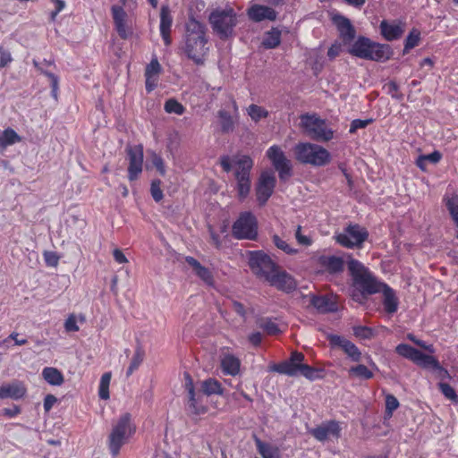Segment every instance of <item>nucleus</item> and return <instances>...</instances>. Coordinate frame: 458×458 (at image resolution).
Masks as SVG:
<instances>
[{
  "label": "nucleus",
  "instance_id": "f257e3e1",
  "mask_svg": "<svg viewBox=\"0 0 458 458\" xmlns=\"http://www.w3.org/2000/svg\"><path fill=\"white\" fill-rule=\"evenodd\" d=\"M183 51L187 57L197 65L204 64L208 52V38L206 26L193 17L185 23Z\"/></svg>",
  "mask_w": 458,
  "mask_h": 458
},
{
  "label": "nucleus",
  "instance_id": "f03ea898",
  "mask_svg": "<svg viewBox=\"0 0 458 458\" xmlns=\"http://www.w3.org/2000/svg\"><path fill=\"white\" fill-rule=\"evenodd\" d=\"M232 162H233L236 166L234 177L236 180L237 196L238 199L242 201L249 196L250 191V171L253 167V160L248 155L235 157L233 159L228 155H224L219 158L220 165L225 173L232 171Z\"/></svg>",
  "mask_w": 458,
  "mask_h": 458
},
{
  "label": "nucleus",
  "instance_id": "7ed1b4c3",
  "mask_svg": "<svg viewBox=\"0 0 458 458\" xmlns=\"http://www.w3.org/2000/svg\"><path fill=\"white\" fill-rule=\"evenodd\" d=\"M305 356L302 352L294 351L288 360L276 363L271 369L282 375L289 377L303 376L307 379L315 380L322 377V370L304 364Z\"/></svg>",
  "mask_w": 458,
  "mask_h": 458
},
{
  "label": "nucleus",
  "instance_id": "20e7f679",
  "mask_svg": "<svg viewBox=\"0 0 458 458\" xmlns=\"http://www.w3.org/2000/svg\"><path fill=\"white\" fill-rule=\"evenodd\" d=\"M349 52L356 57L375 62H386L393 55L389 45L374 42L363 36L358 37Z\"/></svg>",
  "mask_w": 458,
  "mask_h": 458
},
{
  "label": "nucleus",
  "instance_id": "39448f33",
  "mask_svg": "<svg viewBox=\"0 0 458 458\" xmlns=\"http://www.w3.org/2000/svg\"><path fill=\"white\" fill-rule=\"evenodd\" d=\"M347 267L353 284L362 294L371 295L380 293L386 284V283L377 281L369 269L357 259H351L347 262Z\"/></svg>",
  "mask_w": 458,
  "mask_h": 458
},
{
  "label": "nucleus",
  "instance_id": "423d86ee",
  "mask_svg": "<svg viewBox=\"0 0 458 458\" xmlns=\"http://www.w3.org/2000/svg\"><path fill=\"white\" fill-rule=\"evenodd\" d=\"M293 154L295 159L303 165L320 167L331 162L330 152L315 143L299 142L293 148Z\"/></svg>",
  "mask_w": 458,
  "mask_h": 458
},
{
  "label": "nucleus",
  "instance_id": "0eeeda50",
  "mask_svg": "<svg viewBox=\"0 0 458 458\" xmlns=\"http://www.w3.org/2000/svg\"><path fill=\"white\" fill-rule=\"evenodd\" d=\"M300 127L311 140L318 142H327L334 139L335 131L327 121L318 114L306 113L300 116Z\"/></svg>",
  "mask_w": 458,
  "mask_h": 458
},
{
  "label": "nucleus",
  "instance_id": "6e6552de",
  "mask_svg": "<svg viewBox=\"0 0 458 458\" xmlns=\"http://www.w3.org/2000/svg\"><path fill=\"white\" fill-rule=\"evenodd\" d=\"M209 21L214 32L225 40L233 35L237 15L233 8L216 9L210 13Z\"/></svg>",
  "mask_w": 458,
  "mask_h": 458
},
{
  "label": "nucleus",
  "instance_id": "1a4fd4ad",
  "mask_svg": "<svg viewBox=\"0 0 458 458\" xmlns=\"http://www.w3.org/2000/svg\"><path fill=\"white\" fill-rule=\"evenodd\" d=\"M232 233L238 240L254 241L258 237V220L250 211L240 213L232 226Z\"/></svg>",
  "mask_w": 458,
  "mask_h": 458
},
{
  "label": "nucleus",
  "instance_id": "9d476101",
  "mask_svg": "<svg viewBox=\"0 0 458 458\" xmlns=\"http://www.w3.org/2000/svg\"><path fill=\"white\" fill-rule=\"evenodd\" d=\"M368 237V230L359 224H349L343 233L335 236L338 244L348 249L361 248Z\"/></svg>",
  "mask_w": 458,
  "mask_h": 458
},
{
  "label": "nucleus",
  "instance_id": "9b49d317",
  "mask_svg": "<svg viewBox=\"0 0 458 458\" xmlns=\"http://www.w3.org/2000/svg\"><path fill=\"white\" fill-rule=\"evenodd\" d=\"M266 156L270 160L276 171H277L281 181H286L293 175L292 163L286 157L280 146L273 145L268 148Z\"/></svg>",
  "mask_w": 458,
  "mask_h": 458
},
{
  "label": "nucleus",
  "instance_id": "f8f14e48",
  "mask_svg": "<svg viewBox=\"0 0 458 458\" xmlns=\"http://www.w3.org/2000/svg\"><path fill=\"white\" fill-rule=\"evenodd\" d=\"M184 388L187 392V406L190 411L196 415L204 414L208 411L207 401L200 391H196L192 377L189 373L184 374Z\"/></svg>",
  "mask_w": 458,
  "mask_h": 458
},
{
  "label": "nucleus",
  "instance_id": "ddd939ff",
  "mask_svg": "<svg viewBox=\"0 0 458 458\" xmlns=\"http://www.w3.org/2000/svg\"><path fill=\"white\" fill-rule=\"evenodd\" d=\"M249 265L255 275L265 280L278 267L271 258L261 250L250 252Z\"/></svg>",
  "mask_w": 458,
  "mask_h": 458
},
{
  "label": "nucleus",
  "instance_id": "4468645a",
  "mask_svg": "<svg viewBox=\"0 0 458 458\" xmlns=\"http://www.w3.org/2000/svg\"><path fill=\"white\" fill-rule=\"evenodd\" d=\"M276 185V178L273 171L266 170L260 174L256 184V197L259 206H264L272 196Z\"/></svg>",
  "mask_w": 458,
  "mask_h": 458
},
{
  "label": "nucleus",
  "instance_id": "2eb2a0df",
  "mask_svg": "<svg viewBox=\"0 0 458 458\" xmlns=\"http://www.w3.org/2000/svg\"><path fill=\"white\" fill-rule=\"evenodd\" d=\"M327 340L332 348H340L352 361L360 362L361 360V352L350 340L338 335H329Z\"/></svg>",
  "mask_w": 458,
  "mask_h": 458
},
{
  "label": "nucleus",
  "instance_id": "dca6fc26",
  "mask_svg": "<svg viewBox=\"0 0 458 458\" xmlns=\"http://www.w3.org/2000/svg\"><path fill=\"white\" fill-rule=\"evenodd\" d=\"M111 14L114 29L122 39H127L132 35V29L128 25V14L123 5L114 4L111 7Z\"/></svg>",
  "mask_w": 458,
  "mask_h": 458
},
{
  "label": "nucleus",
  "instance_id": "f3484780",
  "mask_svg": "<svg viewBox=\"0 0 458 458\" xmlns=\"http://www.w3.org/2000/svg\"><path fill=\"white\" fill-rule=\"evenodd\" d=\"M127 156L129 159L128 165V179L130 182L137 180L142 173L143 167V148L141 145L129 148L127 149Z\"/></svg>",
  "mask_w": 458,
  "mask_h": 458
},
{
  "label": "nucleus",
  "instance_id": "a211bd4d",
  "mask_svg": "<svg viewBox=\"0 0 458 458\" xmlns=\"http://www.w3.org/2000/svg\"><path fill=\"white\" fill-rule=\"evenodd\" d=\"M266 281L277 290L288 293L297 287L294 278L286 271L281 270L279 267Z\"/></svg>",
  "mask_w": 458,
  "mask_h": 458
},
{
  "label": "nucleus",
  "instance_id": "6ab92c4d",
  "mask_svg": "<svg viewBox=\"0 0 458 458\" xmlns=\"http://www.w3.org/2000/svg\"><path fill=\"white\" fill-rule=\"evenodd\" d=\"M316 263L330 275L340 274L344 270V260L342 257L320 255L316 259Z\"/></svg>",
  "mask_w": 458,
  "mask_h": 458
},
{
  "label": "nucleus",
  "instance_id": "aec40b11",
  "mask_svg": "<svg viewBox=\"0 0 458 458\" xmlns=\"http://www.w3.org/2000/svg\"><path fill=\"white\" fill-rule=\"evenodd\" d=\"M172 26H173V16L171 10L168 5H162L160 9V24L159 30L160 36L164 41V44L168 47L172 44Z\"/></svg>",
  "mask_w": 458,
  "mask_h": 458
},
{
  "label": "nucleus",
  "instance_id": "412c9836",
  "mask_svg": "<svg viewBox=\"0 0 458 458\" xmlns=\"http://www.w3.org/2000/svg\"><path fill=\"white\" fill-rule=\"evenodd\" d=\"M27 387L22 381L14 380L9 384H4L0 386V398H11L18 400L25 396Z\"/></svg>",
  "mask_w": 458,
  "mask_h": 458
},
{
  "label": "nucleus",
  "instance_id": "4be33fe9",
  "mask_svg": "<svg viewBox=\"0 0 458 458\" xmlns=\"http://www.w3.org/2000/svg\"><path fill=\"white\" fill-rule=\"evenodd\" d=\"M248 16L250 20L259 22L265 20H268L271 21H276L277 13L272 7L262 5V4H253L248 9Z\"/></svg>",
  "mask_w": 458,
  "mask_h": 458
},
{
  "label": "nucleus",
  "instance_id": "5701e85b",
  "mask_svg": "<svg viewBox=\"0 0 458 458\" xmlns=\"http://www.w3.org/2000/svg\"><path fill=\"white\" fill-rule=\"evenodd\" d=\"M186 263L192 267L194 274L202 280L208 286L215 285V278L212 271L200 264L195 258L187 256Z\"/></svg>",
  "mask_w": 458,
  "mask_h": 458
},
{
  "label": "nucleus",
  "instance_id": "b1692460",
  "mask_svg": "<svg viewBox=\"0 0 458 458\" xmlns=\"http://www.w3.org/2000/svg\"><path fill=\"white\" fill-rule=\"evenodd\" d=\"M333 21L339 31L340 37L345 43H349L354 39L356 34L355 29L348 18L339 14L333 18Z\"/></svg>",
  "mask_w": 458,
  "mask_h": 458
},
{
  "label": "nucleus",
  "instance_id": "393cba45",
  "mask_svg": "<svg viewBox=\"0 0 458 458\" xmlns=\"http://www.w3.org/2000/svg\"><path fill=\"white\" fill-rule=\"evenodd\" d=\"M256 449L262 458H282L280 448L272 442L261 440L253 435Z\"/></svg>",
  "mask_w": 458,
  "mask_h": 458
},
{
  "label": "nucleus",
  "instance_id": "a878e982",
  "mask_svg": "<svg viewBox=\"0 0 458 458\" xmlns=\"http://www.w3.org/2000/svg\"><path fill=\"white\" fill-rule=\"evenodd\" d=\"M380 32L383 38L387 41H394L400 38L404 31L402 22H389L383 20L379 25Z\"/></svg>",
  "mask_w": 458,
  "mask_h": 458
},
{
  "label": "nucleus",
  "instance_id": "bb28decb",
  "mask_svg": "<svg viewBox=\"0 0 458 458\" xmlns=\"http://www.w3.org/2000/svg\"><path fill=\"white\" fill-rule=\"evenodd\" d=\"M131 431H111L108 437V447L113 457H116L122 446L129 440Z\"/></svg>",
  "mask_w": 458,
  "mask_h": 458
},
{
  "label": "nucleus",
  "instance_id": "cd10ccee",
  "mask_svg": "<svg viewBox=\"0 0 458 458\" xmlns=\"http://www.w3.org/2000/svg\"><path fill=\"white\" fill-rule=\"evenodd\" d=\"M32 63L38 71H39L42 74H44L45 76H47L49 79L50 86H51V95L53 96L54 98L56 99L58 89H59V78L57 75L44 70L42 67V65L55 66V61L44 59L42 61V63H39L36 59H33Z\"/></svg>",
  "mask_w": 458,
  "mask_h": 458
},
{
  "label": "nucleus",
  "instance_id": "c85d7f7f",
  "mask_svg": "<svg viewBox=\"0 0 458 458\" xmlns=\"http://www.w3.org/2000/svg\"><path fill=\"white\" fill-rule=\"evenodd\" d=\"M220 366L225 375L234 377L240 373L241 360L232 353H225L221 357Z\"/></svg>",
  "mask_w": 458,
  "mask_h": 458
},
{
  "label": "nucleus",
  "instance_id": "c756f323",
  "mask_svg": "<svg viewBox=\"0 0 458 458\" xmlns=\"http://www.w3.org/2000/svg\"><path fill=\"white\" fill-rule=\"evenodd\" d=\"M383 293V307L387 314H393L397 311L399 301L395 292L388 284H385L381 289Z\"/></svg>",
  "mask_w": 458,
  "mask_h": 458
},
{
  "label": "nucleus",
  "instance_id": "7c9ffc66",
  "mask_svg": "<svg viewBox=\"0 0 458 458\" xmlns=\"http://www.w3.org/2000/svg\"><path fill=\"white\" fill-rule=\"evenodd\" d=\"M310 302L319 312L322 313H332L338 310L336 301L326 295L313 296Z\"/></svg>",
  "mask_w": 458,
  "mask_h": 458
},
{
  "label": "nucleus",
  "instance_id": "2f4dec72",
  "mask_svg": "<svg viewBox=\"0 0 458 458\" xmlns=\"http://www.w3.org/2000/svg\"><path fill=\"white\" fill-rule=\"evenodd\" d=\"M443 202L447 208L454 225L458 228V194L454 191L452 193H445L443 197ZM458 239V233H457Z\"/></svg>",
  "mask_w": 458,
  "mask_h": 458
},
{
  "label": "nucleus",
  "instance_id": "473e14b6",
  "mask_svg": "<svg viewBox=\"0 0 458 458\" xmlns=\"http://www.w3.org/2000/svg\"><path fill=\"white\" fill-rule=\"evenodd\" d=\"M200 392L207 396L213 394L224 395L222 384L214 377H208L200 383Z\"/></svg>",
  "mask_w": 458,
  "mask_h": 458
},
{
  "label": "nucleus",
  "instance_id": "72a5a7b5",
  "mask_svg": "<svg viewBox=\"0 0 458 458\" xmlns=\"http://www.w3.org/2000/svg\"><path fill=\"white\" fill-rule=\"evenodd\" d=\"M42 377L51 386H61L64 381L63 373L53 367L44 368Z\"/></svg>",
  "mask_w": 458,
  "mask_h": 458
},
{
  "label": "nucleus",
  "instance_id": "f704fd0d",
  "mask_svg": "<svg viewBox=\"0 0 458 458\" xmlns=\"http://www.w3.org/2000/svg\"><path fill=\"white\" fill-rule=\"evenodd\" d=\"M21 141V137L12 128L4 129L0 133V148H5Z\"/></svg>",
  "mask_w": 458,
  "mask_h": 458
},
{
  "label": "nucleus",
  "instance_id": "c9c22d12",
  "mask_svg": "<svg viewBox=\"0 0 458 458\" xmlns=\"http://www.w3.org/2000/svg\"><path fill=\"white\" fill-rule=\"evenodd\" d=\"M281 43V31L277 28H272L265 33L262 46L267 49H272L278 47Z\"/></svg>",
  "mask_w": 458,
  "mask_h": 458
},
{
  "label": "nucleus",
  "instance_id": "e433bc0d",
  "mask_svg": "<svg viewBox=\"0 0 458 458\" xmlns=\"http://www.w3.org/2000/svg\"><path fill=\"white\" fill-rule=\"evenodd\" d=\"M145 358V351L141 346H138L133 353V356L131 360L130 365L126 370V376L130 377L132 373L137 370L141 363L143 362Z\"/></svg>",
  "mask_w": 458,
  "mask_h": 458
},
{
  "label": "nucleus",
  "instance_id": "4c0bfd02",
  "mask_svg": "<svg viewBox=\"0 0 458 458\" xmlns=\"http://www.w3.org/2000/svg\"><path fill=\"white\" fill-rule=\"evenodd\" d=\"M420 350L407 344H399L396 347H395V352L403 357V358H406L410 360H411L412 362L415 361V360L417 359L419 353H420Z\"/></svg>",
  "mask_w": 458,
  "mask_h": 458
},
{
  "label": "nucleus",
  "instance_id": "58836bf2",
  "mask_svg": "<svg viewBox=\"0 0 458 458\" xmlns=\"http://www.w3.org/2000/svg\"><path fill=\"white\" fill-rule=\"evenodd\" d=\"M258 326L268 335H277L282 333L278 325L269 318H265L259 320Z\"/></svg>",
  "mask_w": 458,
  "mask_h": 458
},
{
  "label": "nucleus",
  "instance_id": "ea45409f",
  "mask_svg": "<svg viewBox=\"0 0 458 458\" xmlns=\"http://www.w3.org/2000/svg\"><path fill=\"white\" fill-rule=\"evenodd\" d=\"M217 116L220 120L221 131L223 132H230L234 129V120L233 117L225 110H219L217 113Z\"/></svg>",
  "mask_w": 458,
  "mask_h": 458
},
{
  "label": "nucleus",
  "instance_id": "a19ab883",
  "mask_svg": "<svg viewBox=\"0 0 458 458\" xmlns=\"http://www.w3.org/2000/svg\"><path fill=\"white\" fill-rule=\"evenodd\" d=\"M438 360L433 356L428 355L421 351L420 352L417 359L415 360L414 363L418 366H420L424 369H434L436 366H438Z\"/></svg>",
  "mask_w": 458,
  "mask_h": 458
},
{
  "label": "nucleus",
  "instance_id": "79ce46f5",
  "mask_svg": "<svg viewBox=\"0 0 458 458\" xmlns=\"http://www.w3.org/2000/svg\"><path fill=\"white\" fill-rule=\"evenodd\" d=\"M111 372H106L100 377L98 386V396L101 400H107L110 397L109 386L111 382Z\"/></svg>",
  "mask_w": 458,
  "mask_h": 458
},
{
  "label": "nucleus",
  "instance_id": "37998d69",
  "mask_svg": "<svg viewBox=\"0 0 458 458\" xmlns=\"http://www.w3.org/2000/svg\"><path fill=\"white\" fill-rule=\"evenodd\" d=\"M349 375L364 380H369L374 377L373 372L363 364L351 367Z\"/></svg>",
  "mask_w": 458,
  "mask_h": 458
},
{
  "label": "nucleus",
  "instance_id": "c03bdc74",
  "mask_svg": "<svg viewBox=\"0 0 458 458\" xmlns=\"http://www.w3.org/2000/svg\"><path fill=\"white\" fill-rule=\"evenodd\" d=\"M420 35L421 33L418 29H411L404 40V52H408L420 44L421 38Z\"/></svg>",
  "mask_w": 458,
  "mask_h": 458
},
{
  "label": "nucleus",
  "instance_id": "a18cd8bd",
  "mask_svg": "<svg viewBox=\"0 0 458 458\" xmlns=\"http://www.w3.org/2000/svg\"><path fill=\"white\" fill-rule=\"evenodd\" d=\"M437 386L445 399L451 401L454 403H458V394L452 386L445 382H439Z\"/></svg>",
  "mask_w": 458,
  "mask_h": 458
},
{
  "label": "nucleus",
  "instance_id": "49530a36",
  "mask_svg": "<svg viewBox=\"0 0 458 458\" xmlns=\"http://www.w3.org/2000/svg\"><path fill=\"white\" fill-rule=\"evenodd\" d=\"M164 109L167 114H175L182 115L185 112V107L175 98H169L165 102Z\"/></svg>",
  "mask_w": 458,
  "mask_h": 458
},
{
  "label": "nucleus",
  "instance_id": "de8ad7c7",
  "mask_svg": "<svg viewBox=\"0 0 458 458\" xmlns=\"http://www.w3.org/2000/svg\"><path fill=\"white\" fill-rule=\"evenodd\" d=\"M248 114L253 121L259 122L263 118H267L268 116V112L262 106L251 104L248 107Z\"/></svg>",
  "mask_w": 458,
  "mask_h": 458
},
{
  "label": "nucleus",
  "instance_id": "09e8293b",
  "mask_svg": "<svg viewBox=\"0 0 458 458\" xmlns=\"http://www.w3.org/2000/svg\"><path fill=\"white\" fill-rule=\"evenodd\" d=\"M386 416L388 418H391L393 416L394 411L399 407L400 403L397 398L392 394H386Z\"/></svg>",
  "mask_w": 458,
  "mask_h": 458
},
{
  "label": "nucleus",
  "instance_id": "8fccbe9b",
  "mask_svg": "<svg viewBox=\"0 0 458 458\" xmlns=\"http://www.w3.org/2000/svg\"><path fill=\"white\" fill-rule=\"evenodd\" d=\"M272 241L277 249L283 250L286 254L293 255L298 252V250L292 248L284 240H283L277 234L273 235Z\"/></svg>",
  "mask_w": 458,
  "mask_h": 458
},
{
  "label": "nucleus",
  "instance_id": "3c124183",
  "mask_svg": "<svg viewBox=\"0 0 458 458\" xmlns=\"http://www.w3.org/2000/svg\"><path fill=\"white\" fill-rule=\"evenodd\" d=\"M162 67L157 57L153 58L145 68L144 76H159Z\"/></svg>",
  "mask_w": 458,
  "mask_h": 458
},
{
  "label": "nucleus",
  "instance_id": "603ef678",
  "mask_svg": "<svg viewBox=\"0 0 458 458\" xmlns=\"http://www.w3.org/2000/svg\"><path fill=\"white\" fill-rule=\"evenodd\" d=\"M150 192L153 199L156 202H160L163 198V191L161 189V181L160 180H153L150 186Z\"/></svg>",
  "mask_w": 458,
  "mask_h": 458
},
{
  "label": "nucleus",
  "instance_id": "864d4df0",
  "mask_svg": "<svg viewBox=\"0 0 458 458\" xmlns=\"http://www.w3.org/2000/svg\"><path fill=\"white\" fill-rule=\"evenodd\" d=\"M132 426L131 415L125 412L121 415L113 429H131Z\"/></svg>",
  "mask_w": 458,
  "mask_h": 458
},
{
  "label": "nucleus",
  "instance_id": "5fc2aeb1",
  "mask_svg": "<svg viewBox=\"0 0 458 458\" xmlns=\"http://www.w3.org/2000/svg\"><path fill=\"white\" fill-rule=\"evenodd\" d=\"M354 335L360 339H370L374 335V331L371 327L366 326H359L353 328Z\"/></svg>",
  "mask_w": 458,
  "mask_h": 458
},
{
  "label": "nucleus",
  "instance_id": "6e6d98bb",
  "mask_svg": "<svg viewBox=\"0 0 458 458\" xmlns=\"http://www.w3.org/2000/svg\"><path fill=\"white\" fill-rule=\"evenodd\" d=\"M373 121L374 120L371 119V118L365 119V120L354 119L353 121H352V123L350 124L349 132L350 133H355L359 129L366 128L368 125L372 123Z\"/></svg>",
  "mask_w": 458,
  "mask_h": 458
},
{
  "label": "nucleus",
  "instance_id": "4d7b16f0",
  "mask_svg": "<svg viewBox=\"0 0 458 458\" xmlns=\"http://www.w3.org/2000/svg\"><path fill=\"white\" fill-rule=\"evenodd\" d=\"M64 329L66 332H78L80 330L77 325V318L74 314H70L64 321Z\"/></svg>",
  "mask_w": 458,
  "mask_h": 458
},
{
  "label": "nucleus",
  "instance_id": "13d9d810",
  "mask_svg": "<svg viewBox=\"0 0 458 458\" xmlns=\"http://www.w3.org/2000/svg\"><path fill=\"white\" fill-rule=\"evenodd\" d=\"M386 87L387 89V93L389 95H391V97L393 98H395V99L403 98V95L401 93H399V86L395 81H389L388 83L386 84Z\"/></svg>",
  "mask_w": 458,
  "mask_h": 458
},
{
  "label": "nucleus",
  "instance_id": "bf43d9fd",
  "mask_svg": "<svg viewBox=\"0 0 458 458\" xmlns=\"http://www.w3.org/2000/svg\"><path fill=\"white\" fill-rule=\"evenodd\" d=\"M295 238L299 244L303 246H310L312 244V240L310 237L303 235L301 233V226L298 225L295 231Z\"/></svg>",
  "mask_w": 458,
  "mask_h": 458
},
{
  "label": "nucleus",
  "instance_id": "052dcab7",
  "mask_svg": "<svg viewBox=\"0 0 458 458\" xmlns=\"http://www.w3.org/2000/svg\"><path fill=\"white\" fill-rule=\"evenodd\" d=\"M44 259L47 266L55 267L59 262V257L54 251H45Z\"/></svg>",
  "mask_w": 458,
  "mask_h": 458
},
{
  "label": "nucleus",
  "instance_id": "680f3d73",
  "mask_svg": "<svg viewBox=\"0 0 458 458\" xmlns=\"http://www.w3.org/2000/svg\"><path fill=\"white\" fill-rule=\"evenodd\" d=\"M159 76H145V87L148 93L152 92L158 84Z\"/></svg>",
  "mask_w": 458,
  "mask_h": 458
},
{
  "label": "nucleus",
  "instance_id": "e2e57ef3",
  "mask_svg": "<svg viewBox=\"0 0 458 458\" xmlns=\"http://www.w3.org/2000/svg\"><path fill=\"white\" fill-rule=\"evenodd\" d=\"M13 61L11 54L3 47H0V67L7 66Z\"/></svg>",
  "mask_w": 458,
  "mask_h": 458
},
{
  "label": "nucleus",
  "instance_id": "0e129e2a",
  "mask_svg": "<svg viewBox=\"0 0 458 458\" xmlns=\"http://www.w3.org/2000/svg\"><path fill=\"white\" fill-rule=\"evenodd\" d=\"M433 370L436 372L437 377L441 380L440 382H443V380L449 379L451 377L448 370L441 366L439 362L438 366H436Z\"/></svg>",
  "mask_w": 458,
  "mask_h": 458
},
{
  "label": "nucleus",
  "instance_id": "69168bd1",
  "mask_svg": "<svg viewBox=\"0 0 458 458\" xmlns=\"http://www.w3.org/2000/svg\"><path fill=\"white\" fill-rule=\"evenodd\" d=\"M57 402V398L51 394H48L45 396L44 398V403H43V406H44V410L46 411H49L53 406L55 405V403Z\"/></svg>",
  "mask_w": 458,
  "mask_h": 458
},
{
  "label": "nucleus",
  "instance_id": "338daca9",
  "mask_svg": "<svg viewBox=\"0 0 458 458\" xmlns=\"http://www.w3.org/2000/svg\"><path fill=\"white\" fill-rule=\"evenodd\" d=\"M249 342L255 347H258L262 343V335L259 332H253L248 336Z\"/></svg>",
  "mask_w": 458,
  "mask_h": 458
},
{
  "label": "nucleus",
  "instance_id": "774afa93",
  "mask_svg": "<svg viewBox=\"0 0 458 458\" xmlns=\"http://www.w3.org/2000/svg\"><path fill=\"white\" fill-rule=\"evenodd\" d=\"M208 231H209L212 244L216 249H220L222 247V241H221L220 235L217 233H216L211 226L209 227Z\"/></svg>",
  "mask_w": 458,
  "mask_h": 458
}]
</instances>
